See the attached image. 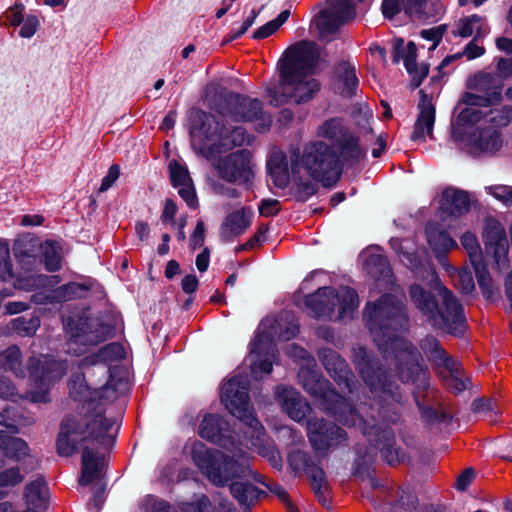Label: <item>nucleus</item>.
Masks as SVG:
<instances>
[{
    "mask_svg": "<svg viewBox=\"0 0 512 512\" xmlns=\"http://www.w3.org/2000/svg\"><path fill=\"white\" fill-rule=\"evenodd\" d=\"M363 317L382 356L380 361L364 347L353 349L355 368L369 388L371 402L361 401L354 408L311 366H301L298 372L303 389L319 401L324 411L343 425L358 428L368 438L371 447L364 452L361 448L356 451V475L368 471L378 450L389 465L404 459V452L395 447V435L388 425L399 420L404 403L392 372H397L402 383L416 385L414 398L422 417L428 422L437 418V412L420 401L421 391L428 388V370L421 364L422 357L417 348L402 336L408 328L402 302L395 296L383 295L378 301L366 305Z\"/></svg>",
    "mask_w": 512,
    "mask_h": 512,
    "instance_id": "nucleus-1",
    "label": "nucleus"
},
{
    "mask_svg": "<svg viewBox=\"0 0 512 512\" xmlns=\"http://www.w3.org/2000/svg\"><path fill=\"white\" fill-rule=\"evenodd\" d=\"M117 434L116 422L102 417L101 413L70 415L62 420L56 441L57 452L69 457L82 451L80 485L87 486L100 477L103 457L98 449L113 445Z\"/></svg>",
    "mask_w": 512,
    "mask_h": 512,
    "instance_id": "nucleus-2",
    "label": "nucleus"
},
{
    "mask_svg": "<svg viewBox=\"0 0 512 512\" xmlns=\"http://www.w3.org/2000/svg\"><path fill=\"white\" fill-rule=\"evenodd\" d=\"M435 290L436 295H433L414 284L410 287V297L434 327L454 336H462L467 328L462 305L445 286L437 284Z\"/></svg>",
    "mask_w": 512,
    "mask_h": 512,
    "instance_id": "nucleus-3",
    "label": "nucleus"
},
{
    "mask_svg": "<svg viewBox=\"0 0 512 512\" xmlns=\"http://www.w3.org/2000/svg\"><path fill=\"white\" fill-rule=\"evenodd\" d=\"M192 458L196 466L217 486H224L232 476L253 475L254 479L260 480L252 473L250 457L244 451L224 457L222 453L208 449L205 444L197 443L193 447Z\"/></svg>",
    "mask_w": 512,
    "mask_h": 512,
    "instance_id": "nucleus-4",
    "label": "nucleus"
},
{
    "mask_svg": "<svg viewBox=\"0 0 512 512\" xmlns=\"http://www.w3.org/2000/svg\"><path fill=\"white\" fill-rule=\"evenodd\" d=\"M249 379L247 375L237 374L225 382L220 399L231 415L246 425L244 435L252 446L260 448L265 437L264 427L255 417L249 403Z\"/></svg>",
    "mask_w": 512,
    "mask_h": 512,
    "instance_id": "nucleus-5",
    "label": "nucleus"
},
{
    "mask_svg": "<svg viewBox=\"0 0 512 512\" xmlns=\"http://www.w3.org/2000/svg\"><path fill=\"white\" fill-rule=\"evenodd\" d=\"M358 294L350 287H321L315 293L306 296L305 305L315 318L333 319L338 310L337 319H352L358 307Z\"/></svg>",
    "mask_w": 512,
    "mask_h": 512,
    "instance_id": "nucleus-6",
    "label": "nucleus"
},
{
    "mask_svg": "<svg viewBox=\"0 0 512 512\" xmlns=\"http://www.w3.org/2000/svg\"><path fill=\"white\" fill-rule=\"evenodd\" d=\"M301 164L308 174L324 187L336 184L342 174V164L334 149L323 141L307 144Z\"/></svg>",
    "mask_w": 512,
    "mask_h": 512,
    "instance_id": "nucleus-7",
    "label": "nucleus"
},
{
    "mask_svg": "<svg viewBox=\"0 0 512 512\" xmlns=\"http://www.w3.org/2000/svg\"><path fill=\"white\" fill-rule=\"evenodd\" d=\"M420 347L436 366L439 376L452 393L458 394L470 387V379L465 376L461 364L447 354L438 339L427 336L421 340Z\"/></svg>",
    "mask_w": 512,
    "mask_h": 512,
    "instance_id": "nucleus-8",
    "label": "nucleus"
},
{
    "mask_svg": "<svg viewBox=\"0 0 512 512\" xmlns=\"http://www.w3.org/2000/svg\"><path fill=\"white\" fill-rule=\"evenodd\" d=\"M67 361L57 360L47 355L31 357L28 360V370L34 382L35 390L30 392L31 401L46 403L49 399L50 385L60 380L67 372Z\"/></svg>",
    "mask_w": 512,
    "mask_h": 512,
    "instance_id": "nucleus-9",
    "label": "nucleus"
},
{
    "mask_svg": "<svg viewBox=\"0 0 512 512\" xmlns=\"http://www.w3.org/2000/svg\"><path fill=\"white\" fill-rule=\"evenodd\" d=\"M308 74L280 72L278 86L270 88L268 94L270 104L280 106L288 101L297 104L311 100L320 89V83L314 78H307Z\"/></svg>",
    "mask_w": 512,
    "mask_h": 512,
    "instance_id": "nucleus-10",
    "label": "nucleus"
},
{
    "mask_svg": "<svg viewBox=\"0 0 512 512\" xmlns=\"http://www.w3.org/2000/svg\"><path fill=\"white\" fill-rule=\"evenodd\" d=\"M218 113L225 120L254 122L259 132L268 131L272 124V117L263 112L262 103L258 99H249L236 93L226 96L225 106H221Z\"/></svg>",
    "mask_w": 512,
    "mask_h": 512,
    "instance_id": "nucleus-11",
    "label": "nucleus"
},
{
    "mask_svg": "<svg viewBox=\"0 0 512 512\" xmlns=\"http://www.w3.org/2000/svg\"><path fill=\"white\" fill-rule=\"evenodd\" d=\"M215 169L220 179L248 189L254 179L251 153L241 149L219 158Z\"/></svg>",
    "mask_w": 512,
    "mask_h": 512,
    "instance_id": "nucleus-12",
    "label": "nucleus"
},
{
    "mask_svg": "<svg viewBox=\"0 0 512 512\" xmlns=\"http://www.w3.org/2000/svg\"><path fill=\"white\" fill-rule=\"evenodd\" d=\"M288 463L296 473L304 472L308 475L319 502L328 507L330 505V495L326 476L312 456L305 451L293 450L288 455Z\"/></svg>",
    "mask_w": 512,
    "mask_h": 512,
    "instance_id": "nucleus-13",
    "label": "nucleus"
},
{
    "mask_svg": "<svg viewBox=\"0 0 512 512\" xmlns=\"http://www.w3.org/2000/svg\"><path fill=\"white\" fill-rule=\"evenodd\" d=\"M307 435L312 447L319 453L334 450L347 442L344 429L322 418H310L307 421Z\"/></svg>",
    "mask_w": 512,
    "mask_h": 512,
    "instance_id": "nucleus-14",
    "label": "nucleus"
},
{
    "mask_svg": "<svg viewBox=\"0 0 512 512\" xmlns=\"http://www.w3.org/2000/svg\"><path fill=\"white\" fill-rule=\"evenodd\" d=\"M71 336L67 342V352L76 356L83 355L90 346L97 345L111 335V327L98 321H82L80 326L70 328Z\"/></svg>",
    "mask_w": 512,
    "mask_h": 512,
    "instance_id": "nucleus-15",
    "label": "nucleus"
},
{
    "mask_svg": "<svg viewBox=\"0 0 512 512\" xmlns=\"http://www.w3.org/2000/svg\"><path fill=\"white\" fill-rule=\"evenodd\" d=\"M319 58L318 46L311 41H300L289 47L284 55L280 72L310 74Z\"/></svg>",
    "mask_w": 512,
    "mask_h": 512,
    "instance_id": "nucleus-16",
    "label": "nucleus"
},
{
    "mask_svg": "<svg viewBox=\"0 0 512 512\" xmlns=\"http://www.w3.org/2000/svg\"><path fill=\"white\" fill-rule=\"evenodd\" d=\"M0 280L13 281L15 288L26 291L45 287L49 282V278L46 275H23L20 270L13 271L10 246L8 241L4 239H0Z\"/></svg>",
    "mask_w": 512,
    "mask_h": 512,
    "instance_id": "nucleus-17",
    "label": "nucleus"
},
{
    "mask_svg": "<svg viewBox=\"0 0 512 512\" xmlns=\"http://www.w3.org/2000/svg\"><path fill=\"white\" fill-rule=\"evenodd\" d=\"M356 16L352 0H328V6L320 11L316 25L323 36L335 33L338 28Z\"/></svg>",
    "mask_w": 512,
    "mask_h": 512,
    "instance_id": "nucleus-18",
    "label": "nucleus"
},
{
    "mask_svg": "<svg viewBox=\"0 0 512 512\" xmlns=\"http://www.w3.org/2000/svg\"><path fill=\"white\" fill-rule=\"evenodd\" d=\"M370 485L375 492L370 499L375 509H380L382 505L397 506L406 510L416 508L418 499L412 491L395 487L388 481L381 484L375 478H370Z\"/></svg>",
    "mask_w": 512,
    "mask_h": 512,
    "instance_id": "nucleus-19",
    "label": "nucleus"
},
{
    "mask_svg": "<svg viewBox=\"0 0 512 512\" xmlns=\"http://www.w3.org/2000/svg\"><path fill=\"white\" fill-rule=\"evenodd\" d=\"M41 248L40 239L33 234L25 233L15 239L12 250L23 275L38 274V267L42 263Z\"/></svg>",
    "mask_w": 512,
    "mask_h": 512,
    "instance_id": "nucleus-20",
    "label": "nucleus"
},
{
    "mask_svg": "<svg viewBox=\"0 0 512 512\" xmlns=\"http://www.w3.org/2000/svg\"><path fill=\"white\" fill-rule=\"evenodd\" d=\"M318 356L324 368L338 386L353 396L357 389V381L346 361L331 348L320 349Z\"/></svg>",
    "mask_w": 512,
    "mask_h": 512,
    "instance_id": "nucleus-21",
    "label": "nucleus"
},
{
    "mask_svg": "<svg viewBox=\"0 0 512 512\" xmlns=\"http://www.w3.org/2000/svg\"><path fill=\"white\" fill-rule=\"evenodd\" d=\"M250 370L254 378L262 374H270L273 369V361L276 358V347L266 333L255 336L250 344Z\"/></svg>",
    "mask_w": 512,
    "mask_h": 512,
    "instance_id": "nucleus-22",
    "label": "nucleus"
},
{
    "mask_svg": "<svg viewBox=\"0 0 512 512\" xmlns=\"http://www.w3.org/2000/svg\"><path fill=\"white\" fill-rule=\"evenodd\" d=\"M128 382L124 380H119L117 382L114 379H110L105 386L95 391V395L90 400H85V403L82 406V410L84 412L76 413L75 415H95L97 413H101L102 417L110 420H114V418H108L104 415V410L101 408L102 405L107 403H112L118 400L120 397L124 396L128 392ZM116 425L119 427L118 423Z\"/></svg>",
    "mask_w": 512,
    "mask_h": 512,
    "instance_id": "nucleus-23",
    "label": "nucleus"
},
{
    "mask_svg": "<svg viewBox=\"0 0 512 512\" xmlns=\"http://www.w3.org/2000/svg\"><path fill=\"white\" fill-rule=\"evenodd\" d=\"M486 253L495 260L498 270L507 265L508 240L503 226L494 219L487 220L483 230Z\"/></svg>",
    "mask_w": 512,
    "mask_h": 512,
    "instance_id": "nucleus-24",
    "label": "nucleus"
},
{
    "mask_svg": "<svg viewBox=\"0 0 512 512\" xmlns=\"http://www.w3.org/2000/svg\"><path fill=\"white\" fill-rule=\"evenodd\" d=\"M252 473L256 474L260 480L254 479L253 475L247 477L232 476L230 480L236 479L230 485V491L233 497L237 500L238 504L244 512H247L254 506L261 494L265 492L260 490L251 481L255 483H262L269 487L262 479L261 475L251 469Z\"/></svg>",
    "mask_w": 512,
    "mask_h": 512,
    "instance_id": "nucleus-25",
    "label": "nucleus"
},
{
    "mask_svg": "<svg viewBox=\"0 0 512 512\" xmlns=\"http://www.w3.org/2000/svg\"><path fill=\"white\" fill-rule=\"evenodd\" d=\"M275 395L282 410L296 422L305 420L311 411L307 401L292 387L278 386Z\"/></svg>",
    "mask_w": 512,
    "mask_h": 512,
    "instance_id": "nucleus-26",
    "label": "nucleus"
},
{
    "mask_svg": "<svg viewBox=\"0 0 512 512\" xmlns=\"http://www.w3.org/2000/svg\"><path fill=\"white\" fill-rule=\"evenodd\" d=\"M275 395L282 410L296 422L305 420L311 411L307 401L292 387L278 386Z\"/></svg>",
    "mask_w": 512,
    "mask_h": 512,
    "instance_id": "nucleus-27",
    "label": "nucleus"
},
{
    "mask_svg": "<svg viewBox=\"0 0 512 512\" xmlns=\"http://www.w3.org/2000/svg\"><path fill=\"white\" fill-rule=\"evenodd\" d=\"M224 118L216 121L218 141L209 147V154H221L235 147L243 146L250 142L249 135L243 127H234L232 129L225 126Z\"/></svg>",
    "mask_w": 512,
    "mask_h": 512,
    "instance_id": "nucleus-28",
    "label": "nucleus"
},
{
    "mask_svg": "<svg viewBox=\"0 0 512 512\" xmlns=\"http://www.w3.org/2000/svg\"><path fill=\"white\" fill-rule=\"evenodd\" d=\"M17 432V427L6 423L4 415L0 412V449L7 458L20 461L28 455L29 447L24 440L10 435Z\"/></svg>",
    "mask_w": 512,
    "mask_h": 512,
    "instance_id": "nucleus-29",
    "label": "nucleus"
},
{
    "mask_svg": "<svg viewBox=\"0 0 512 512\" xmlns=\"http://www.w3.org/2000/svg\"><path fill=\"white\" fill-rule=\"evenodd\" d=\"M170 180L179 196L190 208H196L198 200L188 169L177 161L169 163Z\"/></svg>",
    "mask_w": 512,
    "mask_h": 512,
    "instance_id": "nucleus-30",
    "label": "nucleus"
},
{
    "mask_svg": "<svg viewBox=\"0 0 512 512\" xmlns=\"http://www.w3.org/2000/svg\"><path fill=\"white\" fill-rule=\"evenodd\" d=\"M468 145L475 154L495 152L502 146L501 133L495 128L479 127L470 135Z\"/></svg>",
    "mask_w": 512,
    "mask_h": 512,
    "instance_id": "nucleus-31",
    "label": "nucleus"
},
{
    "mask_svg": "<svg viewBox=\"0 0 512 512\" xmlns=\"http://www.w3.org/2000/svg\"><path fill=\"white\" fill-rule=\"evenodd\" d=\"M252 212L248 208H242L228 214L221 225L220 237L229 242L243 234L250 226Z\"/></svg>",
    "mask_w": 512,
    "mask_h": 512,
    "instance_id": "nucleus-32",
    "label": "nucleus"
},
{
    "mask_svg": "<svg viewBox=\"0 0 512 512\" xmlns=\"http://www.w3.org/2000/svg\"><path fill=\"white\" fill-rule=\"evenodd\" d=\"M468 87L483 93L493 103L502 98L503 81L498 75L480 72L469 79Z\"/></svg>",
    "mask_w": 512,
    "mask_h": 512,
    "instance_id": "nucleus-33",
    "label": "nucleus"
},
{
    "mask_svg": "<svg viewBox=\"0 0 512 512\" xmlns=\"http://www.w3.org/2000/svg\"><path fill=\"white\" fill-rule=\"evenodd\" d=\"M422 93V99L419 103V115L414 126L411 138L415 141L424 140L426 136H432L435 123V107L431 99Z\"/></svg>",
    "mask_w": 512,
    "mask_h": 512,
    "instance_id": "nucleus-34",
    "label": "nucleus"
},
{
    "mask_svg": "<svg viewBox=\"0 0 512 512\" xmlns=\"http://www.w3.org/2000/svg\"><path fill=\"white\" fill-rule=\"evenodd\" d=\"M23 498L27 509L43 512L48 507V487L42 478H37L26 484Z\"/></svg>",
    "mask_w": 512,
    "mask_h": 512,
    "instance_id": "nucleus-35",
    "label": "nucleus"
},
{
    "mask_svg": "<svg viewBox=\"0 0 512 512\" xmlns=\"http://www.w3.org/2000/svg\"><path fill=\"white\" fill-rule=\"evenodd\" d=\"M84 290H87L85 285L76 282H70L48 293H35L31 296V300L36 304L64 302L75 298L80 291Z\"/></svg>",
    "mask_w": 512,
    "mask_h": 512,
    "instance_id": "nucleus-36",
    "label": "nucleus"
},
{
    "mask_svg": "<svg viewBox=\"0 0 512 512\" xmlns=\"http://www.w3.org/2000/svg\"><path fill=\"white\" fill-rule=\"evenodd\" d=\"M441 207L450 215H462L469 210L470 197L465 191L446 188L442 194Z\"/></svg>",
    "mask_w": 512,
    "mask_h": 512,
    "instance_id": "nucleus-37",
    "label": "nucleus"
},
{
    "mask_svg": "<svg viewBox=\"0 0 512 512\" xmlns=\"http://www.w3.org/2000/svg\"><path fill=\"white\" fill-rule=\"evenodd\" d=\"M335 146L339 150V160L354 165L362 160L366 151L359 144V139L352 133L348 132Z\"/></svg>",
    "mask_w": 512,
    "mask_h": 512,
    "instance_id": "nucleus-38",
    "label": "nucleus"
},
{
    "mask_svg": "<svg viewBox=\"0 0 512 512\" xmlns=\"http://www.w3.org/2000/svg\"><path fill=\"white\" fill-rule=\"evenodd\" d=\"M227 423L216 414H207L199 426V435L215 444L222 445Z\"/></svg>",
    "mask_w": 512,
    "mask_h": 512,
    "instance_id": "nucleus-39",
    "label": "nucleus"
},
{
    "mask_svg": "<svg viewBox=\"0 0 512 512\" xmlns=\"http://www.w3.org/2000/svg\"><path fill=\"white\" fill-rule=\"evenodd\" d=\"M335 73L340 83L338 87L340 94L344 97L354 96L359 85L355 65L342 61L337 65Z\"/></svg>",
    "mask_w": 512,
    "mask_h": 512,
    "instance_id": "nucleus-40",
    "label": "nucleus"
},
{
    "mask_svg": "<svg viewBox=\"0 0 512 512\" xmlns=\"http://www.w3.org/2000/svg\"><path fill=\"white\" fill-rule=\"evenodd\" d=\"M267 170L275 186L285 188L288 185V163L283 152L275 151L270 155L267 160Z\"/></svg>",
    "mask_w": 512,
    "mask_h": 512,
    "instance_id": "nucleus-41",
    "label": "nucleus"
},
{
    "mask_svg": "<svg viewBox=\"0 0 512 512\" xmlns=\"http://www.w3.org/2000/svg\"><path fill=\"white\" fill-rule=\"evenodd\" d=\"M417 48L415 43L409 42L405 49L403 57L404 66L407 72L411 75L412 81L415 87L420 86L423 79L428 75L429 66L427 64H421L420 66L416 62Z\"/></svg>",
    "mask_w": 512,
    "mask_h": 512,
    "instance_id": "nucleus-42",
    "label": "nucleus"
},
{
    "mask_svg": "<svg viewBox=\"0 0 512 512\" xmlns=\"http://www.w3.org/2000/svg\"><path fill=\"white\" fill-rule=\"evenodd\" d=\"M126 356L125 348L122 344L117 342L109 343L101 347L96 353L86 357L82 363L98 364L109 363L124 359Z\"/></svg>",
    "mask_w": 512,
    "mask_h": 512,
    "instance_id": "nucleus-43",
    "label": "nucleus"
},
{
    "mask_svg": "<svg viewBox=\"0 0 512 512\" xmlns=\"http://www.w3.org/2000/svg\"><path fill=\"white\" fill-rule=\"evenodd\" d=\"M0 368L12 372L17 377L25 376L22 354L18 346L12 345L0 352Z\"/></svg>",
    "mask_w": 512,
    "mask_h": 512,
    "instance_id": "nucleus-44",
    "label": "nucleus"
},
{
    "mask_svg": "<svg viewBox=\"0 0 512 512\" xmlns=\"http://www.w3.org/2000/svg\"><path fill=\"white\" fill-rule=\"evenodd\" d=\"M368 273L377 281L390 283L392 270L387 258L381 254H370L365 260Z\"/></svg>",
    "mask_w": 512,
    "mask_h": 512,
    "instance_id": "nucleus-45",
    "label": "nucleus"
},
{
    "mask_svg": "<svg viewBox=\"0 0 512 512\" xmlns=\"http://www.w3.org/2000/svg\"><path fill=\"white\" fill-rule=\"evenodd\" d=\"M348 132L340 118L328 119L317 129L319 137L328 139L334 144H337Z\"/></svg>",
    "mask_w": 512,
    "mask_h": 512,
    "instance_id": "nucleus-46",
    "label": "nucleus"
},
{
    "mask_svg": "<svg viewBox=\"0 0 512 512\" xmlns=\"http://www.w3.org/2000/svg\"><path fill=\"white\" fill-rule=\"evenodd\" d=\"M487 33V27L484 19L478 15H472L463 19L459 24V29L456 35L461 37H469L475 35V37H481Z\"/></svg>",
    "mask_w": 512,
    "mask_h": 512,
    "instance_id": "nucleus-47",
    "label": "nucleus"
},
{
    "mask_svg": "<svg viewBox=\"0 0 512 512\" xmlns=\"http://www.w3.org/2000/svg\"><path fill=\"white\" fill-rule=\"evenodd\" d=\"M12 329L22 337L33 336L40 327V319L36 315L21 316L12 320Z\"/></svg>",
    "mask_w": 512,
    "mask_h": 512,
    "instance_id": "nucleus-48",
    "label": "nucleus"
},
{
    "mask_svg": "<svg viewBox=\"0 0 512 512\" xmlns=\"http://www.w3.org/2000/svg\"><path fill=\"white\" fill-rule=\"evenodd\" d=\"M60 248L54 241H45L43 247V262L50 272H56L61 269L62 257Z\"/></svg>",
    "mask_w": 512,
    "mask_h": 512,
    "instance_id": "nucleus-49",
    "label": "nucleus"
},
{
    "mask_svg": "<svg viewBox=\"0 0 512 512\" xmlns=\"http://www.w3.org/2000/svg\"><path fill=\"white\" fill-rule=\"evenodd\" d=\"M473 268L483 296L488 300L494 299L493 281L484 262L474 265Z\"/></svg>",
    "mask_w": 512,
    "mask_h": 512,
    "instance_id": "nucleus-50",
    "label": "nucleus"
},
{
    "mask_svg": "<svg viewBox=\"0 0 512 512\" xmlns=\"http://www.w3.org/2000/svg\"><path fill=\"white\" fill-rule=\"evenodd\" d=\"M461 244L466 250L472 266L483 262L481 248L474 234L470 232L463 234Z\"/></svg>",
    "mask_w": 512,
    "mask_h": 512,
    "instance_id": "nucleus-51",
    "label": "nucleus"
},
{
    "mask_svg": "<svg viewBox=\"0 0 512 512\" xmlns=\"http://www.w3.org/2000/svg\"><path fill=\"white\" fill-rule=\"evenodd\" d=\"M485 52L484 47L479 46L474 43V41H471L467 44L465 47L463 53H456L454 55L446 56L442 62L438 66V72L442 73V71L453 61H456L462 57V55H465L468 59H474L477 57H480Z\"/></svg>",
    "mask_w": 512,
    "mask_h": 512,
    "instance_id": "nucleus-52",
    "label": "nucleus"
},
{
    "mask_svg": "<svg viewBox=\"0 0 512 512\" xmlns=\"http://www.w3.org/2000/svg\"><path fill=\"white\" fill-rule=\"evenodd\" d=\"M404 11L413 19H427L432 16L426 0H404Z\"/></svg>",
    "mask_w": 512,
    "mask_h": 512,
    "instance_id": "nucleus-53",
    "label": "nucleus"
},
{
    "mask_svg": "<svg viewBox=\"0 0 512 512\" xmlns=\"http://www.w3.org/2000/svg\"><path fill=\"white\" fill-rule=\"evenodd\" d=\"M428 242L437 252H446L457 246L455 240L445 231L429 233Z\"/></svg>",
    "mask_w": 512,
    "mask_h": 512,
    "instance_id": "nucleus-54",
    "label": "nucleus"
},
{
    "mask_svg": "<svg viewBox=\"0 0 512 512\" xmlns=\"http://www.w3.org/2000/svg\"><path fill=\"white\" fill-rule=\"evenodd\" d=\"M24 475L19 467H10L0 471V488L2 490L11 489L22 483Z\"/></svg>",
    "mask_w": 512,
    "mask_h": 512,
    "instance_id": "nucleus-55",
    "label": "nucleus"
},
{
    "mask_svg": "<svg viewBox=\"0 0 512 512\" xmlns=\"http://www.w3.org/2000/svg\"><path fill=\"white\" fill-rule=\"evenodd\" d=\"M23 12L24 5L16 3L14 6L10 7L3 15L0 17V22L2 25H10L13 27L19 26L23 22Z\"/></svg>",
    "mask_w": 512,
    "mask_h": 512,
    "instance_id": "nucleus-56",
    "label": "nucleus"
},
{
    "mask_svg": "<svg viewBox=\"0 0 512 512\" xmlns=\"http://www.w3.org/2000/svg\"><path fill=\"white\" fill-rule=\"evenodd\" d=\"M485 123L492 125L491 128L506 127L509 125L506 107L491 109L484 115Z\"/></svg>",
    "mask_w": 512,
    "mask_h": 512,
    "instance_id": "nucleus-57",
    "label": "nucleus"
},
{
    "mask_svg": "<svg viewBox=\"0 0 512 512\" xmlns=\"http://www.w3.org/2000/svg\"><path fill=\"white\" fill-rule=\"evenodd\" d=\"M391 247L396 251L401 261H403L411 269H415L419 264V259L414 252L404 250L399 239L390 240Z\"/></svg>",
    "mask_w": 512,
    "mask_h": 512,
    "instance_id": "nucleus-58",
    "label": "nucleus"
},
{
    "mask_svg": "<svg viewBox=\"0 0 512 512\" xmlns=\"http://www.w3.org/2000/svg\"><path fill=\"white\" fill-rule=\"evenodd\" d=\"M484 115L479 108L467 106L458 114L457 123L459 125H472L478 123L484 118Z\"/></svg>",
    "mask_w": 512,
    "mask_h": 512,
    "instance_id": "nucleus-59",
    "label": "nucleus"
},
{
    "mask_svg": "<svg viewBox=\"0 0 512 512\" xmlns=\"http://www.w3.org/2000/svg\"><path fill=\"white\" fill-rule=\"evenodd\" d=\"M476 412H486L487 418L490 422H495L499 414L496 402L492 399H477L473 403Z\"/></svg>",
    "mask_w": 512,
    "mask_h": 512,
    "instance_id": "nucleus-60",
    "label": "nucleus"
},
{
    "mask_svg": "<svg viewBox=\"0 0 512 512\" xmlns=\"http://www.w3.org/2000/svg\"><path fill=\"white\" fill-rule=\"evenodd\" d=\"M447 29L446 25H438L429 29H423L420 32L422 38L432 41V45L429 50H434L443 38Z\"/></svg>",
    "mask_w": 512,
    "mask_h": 512,
    "instance_id": "nucleus-61",
    "label": "nucleus"
},
{
    "mask_svg": "<svg viewBox=\"0 0 512 512\" xmlns=\"http://www.w3.org/2000/svg\"><path fill=\"white\" fill-rule=\"evenodd\" d=\"M181 510L182 512H211L212 504L207 496L202 495L193 502L184 503Z\"/></svg>",
    "mask_w": 512,
    "mask_h": 512,
    "instance_id": "nucleus-62",
    "label": "nucleus"
},
{
    "mask_svg": "<svg viewBox=\"0 0 512 512\" xmlns=\"http://www.w3.org/2000/svg\"><path fill=\"white\" fill-rule=\"evenodd\" d=\"M489 193L506 206H512V186L494 185L488 188Z\"/></svg>",
    "mask_w": 512,
    "mask_h": 512,
    "instance_id": "nucleus-63",
    "label": "nucleus"
},
{
    "mask_svg": "<svg viewBox=\"0 0 512 512\" xmlns=\"http://www.w3.org/2000/svg\"><path fill=\"white\" fill-rule=\"evenodd\" d=\"M456 286L462 291L464 294H469L474 290L475 284L470 271L466 269H462L458 271L457 278L455 279Z\"/></svg>",
    "mask_w": 512,
    "mask_h": 512,
    "instance_id": "nucleus-64",
    "label": "nucleus"
}]
</instances>
